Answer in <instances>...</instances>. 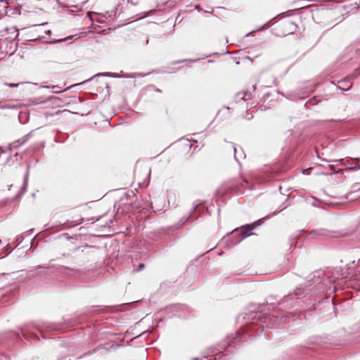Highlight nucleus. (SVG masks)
Instances as JSON below:
<instances>
[{
	"label": "nucleus",
	"mask_w": 360,
	"mask_h": 360,
	"mask_svg": "<svg viewBox=\"0 0 360 360\" xmlns=\"http://www.w3.org/2000/svg\"><path fill=\"white\" fill-rule=\"evenodd\" d=\"M255 228L254 225L243 226L240 230L236 229L233 231L231 245H235L241 242L243 239L252 235L249 232Z\"/></svg>",
	"instance_id": "1"
},
{
	"label": "nucleus",
	"mask_w": 360,
	"mask_h": 360,
	"mask_svg": "<svg viewBox=\"0 0 360 360\" xmlns=\"http://www.w3.org/2000/svg\"><path fill=\"white\" fill-rule=\"evenodd\" d=\"M53 271H51L49 267L38 266L37 269L31 271L33 275L39 274H48L49 275H53L56 272L60 273L65 269L63 266H52Z\"/></svg>",
	"instance_id": "2"
},
{
	"label": "nucleus",
	"mask_w": 360,
	"mask_h": 360,
	"mask_svg": "<svg viewBox=\"0 0 360 360\" xmlns=\"http://www.w3.org/2000/svg\"><path fill=\"white\" fill-rule=\"evenodd\" d=\"M297 295L298 293L295 292V294H290L287 296H285L282 300V302H280L279 304H286V307H293L295 302V296Z\"/></svg>",
	"instance_id": "3"
},
{
	"label": "nucleus",
	"mask_w": 360,
	"mask_h": 360,
	"mask_svg": "<svg viewBox=\"0 0 360 360\" xmlns=\"http://www.w3.org/2000/svg\"><path fill=\"white\" fill-rule=\"evenodd\" d=\"M32 132H30L27 134L25 135L20 139H18L17 141L12 143L10 144V148H16L19 146L24 144L27 140L31 137Z\"/></svg>",
	"instance_id": "4"
},
{
	"label": "nucleus",
	"mask_w": 360,
	"mask_h": 360,
	"mask_svg": "<svg viewBox=\"0 0 360 360\" xmlns=\"http://www.w3.org/2000/svg\"><path fill=\"white\" fill-rule=\"evenodd\" d=\"M252 98L251 93L248 91L238 92L236 94L235 99L236 102H239L240 101H247L250 100Z\"/></svg>",
	"instance_id": "5"
},
{
	"label": "nucleus",
	"mask_w": 360,
	"mask_h": 360,
	"mask_svg": "<svg viewBox=\"0 0 360 360\" xmlns=\"http://www.w3.org/2000/svg\"><path fill=\"white\" fill-rule=\"evenodd\" d=\"M231 148L233 150L234 157L236 162H240L241 159L245 158V155L242 148H240V150H238L233 144L231 145Z\"/></svg>",
	"instance_id": "6"
},
{
	"label": "nucleus",
	"mask_w": 360,
	"mask_h": 360,
	"mask_svg": "<svg viewBox=\"0 0 360 360\" xmlns=\"http://www.w3.org/2000/svg\"><path fill=\"white\" fill-rule=\"evenodd\" d=\"M115 77V78L120 77V76L118 75L112 74L110 72L98 73L96 75H94L93 77L84 81V83L88 82L92 80L94 77Z\"/></svg>",
	"instance_id": "7"
},
{
	"label": "nucleus",
	"mask_w": 360,
	"mask_h": 360,
	"mask_svg": "<svg viewBox=\"0 0 360 360\" xmlns=\"http://www.w3.org/2000/svg\"><path fill=\"white\" fill-rule=\"evenodd\" d=\"M27 175L28 174L27 173L25 174V179H24V182H23V185L21 188V190H20V193L21 194L24 193L26 191V188H27Z\"/></svg>",
	"instance_id": "8"
},
{
	"label": "nucleus",
	"mask_w": 360,
	"mask_h": 360,
	"mask_svg": "<svg viewBox=\"0 0 360 360\" xmlns=\"http://www.w3.org/2000/svg\"><path fill=\"white\" fill-rule=\"evenodd\" d=\"M352 190H353V191H359L360 190V184L359 183L354 184L352 186Z\"/></svg>",
	"instance_id": "9"
},
{
	"label": "nucleus",
	"mask_w": 360,
	"mask_h": 360,
	"mask_svg": "<svg viewBox=\"0 0 360 360\" xmlns=\"http://www.w3.org/2000/svg\"><path fill=\"white\" fill-rule=\"evenodd\" d=\"M355 160L359 161L360 158H356V159H355ZM354 159L350 158L349 160H347L346 161V164L352 165V162H354Z\"/></svg>",
	"instance_id": "10"
},
{
	"label": "nucleus",
	"mask_w": 360,
	"mask_h": 360,
	"mask_svg": "<svg viewBox=\"0 0 360 360\" xmlns=\"http://www.w3.org/2000/svg\"><path fill=\"white\" fill-rule=\"evenodd\" d=\"M7 85L10 87H16L18 86V84H13V83H10V84H7Z\"/></svg>",
	"instance_id": "11"
},
{
	"label": "nucleus",
	"mask_w": 360,
	"mask_h": 360,
	"mask_svg": "<svg viewBox=\"0 0 360 360\" xmlns=\"http://www.w3.org/2000/svg\"><path fill=\"white\" fill-rule=\"evenodd\" d=\"M143 267H144V264H140L139 265L138 271H141V270H142V269H143Z\"/></svg>",
	"instance_id": "12"
},
{
	"label": "nucleus",
	"mask_w": 360,
	"mask_h": 360,
	"mask_svg": "<svg viewBox=\"0 0 360 360\" xmlns=\"http://www.w3.org/2000/svg\"><path fill=\"white\" fill-rule=\"evenodd\" d=\"M319 233V234H320V235H322V234H323V233H322V231H312V232H311V233Z\"/></svg>",
	"instance_id": "13"
},
{
	"label": "nucleus",
	"mask_w": 360,
	"mask_h": 360,
	"mask_svg": "<svg viewBox=\"0 0 360 360\" xmlns=\"http://www.w3.org/2000/svg\"><path fill=\"white\" fill-rule=\"evenodd\" d=\"M349 169H351V170L356 169V167H350L349 168Z\"/></svg>",
	"instance_id": "14"
},
{
	"label": "nucleus",
	"mask_w": 360,
	"mask_h": 360,
	"mask_svg": "<svg viewBox=\"0 0 360 360\" xmlns=\"http://www.w3.org/2000/svg\"><path fill=\"white\" fill-rule=\"evenodd\" d=\"M343 161V160H335V162H342Z\"/></svg>",
	"instance_id": "15"
},
{
	"label": "nucleus",
	"mask_w": 360,
	"mask_h": 360,
	"mask_svg": "<svg viewBox=\"0 0 360 360\" xmlns=\"http://www.w3.org/2000/svg\"><path fill=\"white\" fill-rule=\"evenodd\" d=\"M329 167H330V168L331 169H334V168H335L334 165H330Z\"/></svg>",
	"instance_id": "16"
},
{
	"label": "nucleus",
	"mask_w": 360,
	"mask_h": 360,
	"mask_svg": "<svg viewBox=\"0 0 360 360\" xmlns=\"http://www.w3.org/2000/svg\"><path fill=\"white\" fill-rule=\"evenodd\" d=\"M342 172V169H339L338 171L335 172V173H341Z\"/></svg>",
	"instance_id": "17"
},
{
	"label": "nucleus",
	"mask_w": 360,
	"mask_h": 360,
	"mask_svg": "<svg viewBox=\"0 0 360 360\" xmlns=\"http://www.w3.org/2000/svg\"><path fill=\"white\" fill-rule=\"evenodd\" d=\"M53 92L56 93V94H58V93H60L61 91H54Z\"/></svg>",
	"instance_id": "18"
},
{
	"label": "nucleus",
	"mask_w": 360,
	"mask_h": 360,
	"mask_svg": "<svg viewBox=\"0 0 360 360\" xmlns=\"http://www.w3.org/2000/svg\"><path fill=\"white\" fill-rule=\"evenodd\" d=\"M42 87H43V88H46V89H49V86H43Z\"/></svg>",
	"instance_id": "19"
},
{
	"label": "nucleus",
	"mask_w": 360,
	"mask_h": 360,
	"mask_svg": "<svg viewBox=\"0 0 360 360\" xmlns=\"http://www.w3.org/2000/svg\"><path fill=\"white\" fill-rule=\"evenodd\" d=\"M6 108V107H5V106H1V107H0V108H1V109Z\"/></svg>",
	"instance_id": "20"
},
{
	"label": "nucleus",
	"mask_w": 360,
	"mask_h": 360,
	"mask_svg": "<svg viewBox=\"0 0 360 360\" xmlns=\"http://www.w3.org/2000/svg\"><path fill=\"white\" fill-rule=\"evenodd\" d=\"M351 87V85L349 86V87H347L346 89H349V88Z\"/></svg>",
	"instance_id": "21"
},
{
	"label": "nucleus",
	"mask_w": 360,
	"mask_h": 360,
	"mask_svg": "<svg viewBox=\"0 0 360 360\" xmlns=\"http://www.w3.org/2000/svg\"><path fill=\"white\" fill-rule=\"evenodd\" d=\"M188 217H188L187 218H186V219H184V222H185L186 221H187V219H188Z\"/></svg>",
	"instance_id": "22"
},
{
	"label": "nucleus",
	"mask_w": 360,
	"mask_h": 360,
	"mask_svg": "<svg viewBox=\"0 0 360 360\" xmlns=\"http://www.w3.org/2000/svg\"><path fill=\"white\" fill-rule=\"evenodd\" d=\"M1 242V240H0V243Z\"/></svg>",
	"instance_id": "23"
}]
</instances>
